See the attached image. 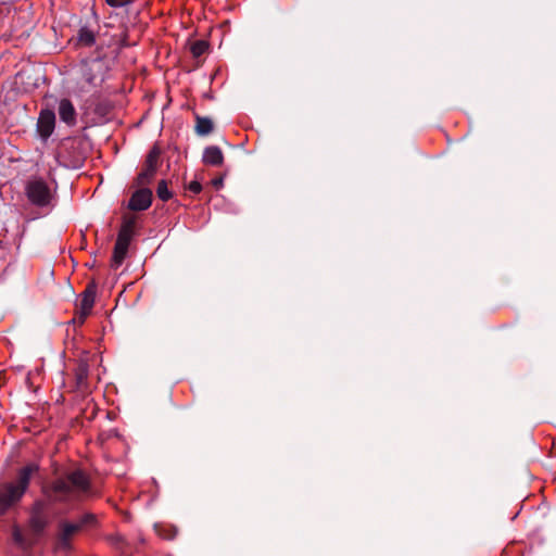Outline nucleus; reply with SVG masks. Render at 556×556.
Returning a JSON list of instances; mask_svg holds the SVG:
<instances>
[{"mask_svg":"<svg viewBox=\"0 0 556 556\" xmlns=\"http://www.w3.org/2000/svg\"><path fill=\"white\" fill-rule=\"evenodd\" d=\"M214 184H215V185H217V184H222V180H216V181H214Z\"/></svg>","mask_w":556,"mask_h":556,"instance_id":"obj_19","label":"nucleus"},{"mask_svg":"<svg viewBox=\"0 0 556 556\" xmlns=\"http://www.w3.org/2000/svg\"><path fill=\"white\" fill-rule=\"evenodd\" d=\"M89 490L90 483L86 473L81 470H74L51 485L43 486L42 493L49 501L73 502L87 496Z\"/></svg>","mask_w":556,"mask_h":556,"instance_id":"obj_1","label":"nucleus"},{"mask_svg":"<svg viewBox=\"0 0 556 556\" xmlns=\"http://www.w3.org/2000/svg\"><path fill=\"white\" fill-rule=\"evenodd\" d=\"M156 193H157V197L162 200V201H167L170 199L172 197V193L169 192L168 190V187H167V184L166 181L162 180L159 182L157 185V189H156Z\"/></svg>","mask_w":556,"mask_h":556,"instance_id":"obj_15","label":"nucleus"},{"mask_svg":"<svg viewBox=\"0 0 556 556\" xmlns=\"http://www.w3.org/2000/svg\"><path fill=\"white\" fill-rule=\"evenodd\" d=\"M49 523V505L43 501H37L33 505L28 522L29 534L24 536L18 528L13 531L14 541L24 549L29 548Z\"/></svg>","mask_w":556,"mask_h":556,"instance_id":"obj_3","label":"nucleus"},{"mask_svg":"<svg viewBox=\"0 0 556 556\" xmlns=\"http://www.w3.org/2000/svg\"><path fill=\"white\" fill-rule=\"evenodd\" d=\"M105 2L112 8H121L126 5L129 0H105Z\"/></svg>","mask_w":556,"mask_h":556,"instance_id":"obj_17","label":"nucleus"},{"mask_svg":"<svg viewBox=\"0 0 556 556\" xmlns=\"http://www.w3.org/2000/svg\"><path fill=\"white\" fill-rule=\"evenodd\" d=\"M129 245V239L124 233H119L112 255V267L117 268L124 262Z\"/></svg>","mask_w":556,"mask_h":556,"instance_id":"obj_10","label":"nucleus"},{"mask_svg":"<svg viewBox=\"0 0 556 556\" xmlns=\"http://www.w3.org/2000/svg\"><path fill=\"white\" fill-rule=\"evenodd\" d=\"M79 40L85 45H92L94 42V37L91 31L81 29L79 33Z\"/></svg>","mask_w":556,"mask_h":556,"instance_id":"obj_16","label":"nucleus"},{"mask_svg":"<svg viewBox=\"0 0 556 556\" xmlns=\"http://www.w3.org/2000/svg\"><path fill=\"white\" fill-rule=\"evenodd\" d=\"M213 130V122L207 117H197L195 131L200 136H206Z\"/></svg>","mask_w":556,"mask_h":556,"instance_id":"obj_13","label":"nucleus"},{"mask_svg":"<svg viewBox=\"0 0 556 556\" xmlns=\"http://www.w3.org/2000/svg\"><path fill=\"white\" fill-rule=\"evenodd\" d=\"M55 128V114L51 109H43L40 111L37 119V132L39 137L47 141L53 134Z\"/></svg>","mask_w":556,"mask_h":556,"instance_id":"obj_7","label":"nucleus"},{"mask_svg":"<svg viewBox=\"0 0 556 556\" xmlns=\"http://www.w3.org/2000/svg\"><path fill=\"white\" fill-rule=\"evenodd\" d=\"M59 116L62 122L73 126L76 124V110L68 99H62L59 103Z\"/></svg>","mask_w":556,"mask_h":556,"instance_id":"obj_11","label":"nucleus"},{"mask_svg":"<svg viewBox=\"0 0 556 556\" xmlns=\"http://www.w3.org/2000/svg\"><path fill=\"white\" fill-rule=\"evenodd\" d=\"M93 520L92 515H85L78 522H62L58 538V547L67 549L71 546L72 538L87 523Z\"/></svg>","mask_w":556,"mask_h":556,"instance_id":"obj_5","label":"nucleus"},{"mask_svg":"<svg viewBox=\"0 0 556 556\" xmlns=\"http://www.w3.org/2000/svg\"><path fill=\"white\" fill-rule=\"evenodd\" d=\"M152 192L149 189L137 190L129 200V208L132 211H144L150 207Z\"/></svg>","mask_w":556,"mask_h":556,"instance_id":"obj_9","label":"nucleus"},{"mask_svg":"<svg viewBox=\"0 0 556 556\" xmlns=\"http://www.w3.org/2000/svg\"><path fill=\"white\" fill-rule=\"evenodd\" d=\"M96 291L93 286H89L81 294L78 305V318L80 323L89 316L94 305Z\"/></svg>","mask_w":556,"mask_h":556,"instance_id":"obj_8","label":"nucleus"},{"mask_svg":"<svg viewBox=\"0 0 556 556\" xmlns=\"http://www.w3.org/2000/svg\"><path fill=\"white\" fill-rule=\"evenodd\" d=\"M203 163L211 166H220L224 163V154L217 146H210L203 152Z\"/></svg>","mask_w":556,"mask_h":556,"instance_id":"obj_12","label":"nucleus"},{"mask_svg":"<svg viewBox=\"0 0 556 556\" xmlns=\"http://www.w3.org/2000/svg\"><path fill=\"white\" fill-rule=\"evenodd\" d=\"M207 48L208 46L205 41L199 40L191 45L190 50L193 56L199 58L206 52Z\"/></svg>","mask_w":556,"mask_h":556,"instance_id":"obj_14","label":"nucleus"},{"mask_svg":"<svg viewBox=\"0 0 556 556\" xmlns=\"http://www.w3.org/2000/svg\"><path fill=\"white\" fill-rule=\"evenodd\" d=\"M25 193L31 204L40 207L49 205L52 199L49 186L40 178L27 181Z\"/></svg>","mask_w":556,"mask_h":556,"instance_id":"obj_4","label":"nucleus"},{"mask_svg":"<svg viewBox=\"0 0 556 556\" xmlns=\"http://www.w3.org/2000/svg\"><path fill=\"white\" fill-rule=\"evenodd\" d=\"M38 469L36 464H28L18 470L16 480L0 486V514L21 501L28 489L31 476Z\"/></svg>","mask_w":556,"mask_h":556,"instance_id":"obj_2","label":"nucleus"},{"mask_svg":"<svg viewBox=\"0 0 556 556\" xmlns=\"http://www.w3.org/2000/svg\"><path fill=\"white\" fill-rule=\"evenodd\" d=\"M189 190L192 191L193 193H199L202 190V186L199 181H191L189 184Z\"/></svg>","mask_w":556,"mask_h":556,"instance_id":"obj_18","label":"nucleus"},{"mask_svg":"<svg viewBox=\"0 0 556 556\" xmlns=\"http://www.w3.org/2000/svg\"><path fill=\"white\" fill-rule=\"evenodd\" d=\"M160 154L161 151L157 147H154L150 150L149 154L147 155L143 169L138 176L139 185H147L152 180L157 168Z\"/></svg>","mask_w":556,"mask_h":556,"instance_id":"obj_6","label":"nucleus"}]
</instances>
